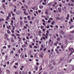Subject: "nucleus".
Segmentation results:
<instances>
[{
	"label": "nucleus",
	"mask_w": 74,
	"mask_h": 74,
	"mask_svg": "<svg viewBox=\"0 0 74 74\" xmlns=\"http://www.w3.org/2000/svg\"><path fill=\"white\" fill-rule=\"evenodd\" d=\"M5 36H6L5 37V39H6V38H7V40H8V41H10V39L8 38L7 37H8V35H7V34H5Z\"/></svg>",
	"instance_id": "nucleus-1"
},
{
	"label": "nucleus",
	"mask_w": 74,
	"mask_h": 74,
	"mask_svg": "<svg viewBox=\"0 0 74 74\" xmlns=\"http://www.w3.org/2000/svg\"><path fill=\"white\" fill-rule=\"evenodd\" d=\"M69 37H70L69 38V40H73V36L71 35H69Z\"/></svg>",
	"instance_id": "nucleus-2"
},
{
	"label": "nucleus",
	"mask_w": 74,
	"mask_h": 74,
	"mask_svg": "<svg viewBox=\"0 0 74 74\" xmlns=\"http://www.w3.org/2000/svg\"><path fill=\"white\" fill-rule=\"evenodd\" d=\"M10 21H11V23H10V25H12V26H13L14 24L13 23H14V21L13 20H12V19H11Z\"/></svg>",
	"instance_id": "nucleus-3"
},
{
	"label": "nucleus",
	"mask_w": 74,
	"mask_h": 74,
	"mask_svg": "<svg viewBox=\"0 0 74 74\" xmlns=\"http://www.w3.org/2000/svg\"><path fill=\"white\" fill-rule=\"evenodd\" d=\"M16 14L17 15H20V14H21V11H20V10H18L16 12Z\"/></svg>",
	"instance_id": "nucleus-4"
},
{
	"label": "nucleus",
	"mask_w": 74,
	"mask_h": 74,
	"mask_svg": "<svg viewBox=\"0 0 74 74\" xmlns=\"http://www.w3.org/2000/svg\"><path fill=\"white\" fill-rule=\"evenodd\" d=\"M60 34H64V32L62 31H60Z\"/></svg>",
	"instance_id": "nucleus-5"
},
{
	"label": "nucleus",
	"mask_w": 74,
	"mask_h": 74,
	"mask_svg": "<svg viewBox=\"0 0 74 74\" xmlns=\"http://www.w3.org/2000/svg\"><path fill=\"white\" fill-rule=\"evenodd\" d=\"M42 40H45V38L43 36L42 38H41L40 39V40L41 41H42Z\"/></svg>",
	"instance_id": "nucleus-6"
},
{
	"label": "nucleus",
	"mask_w": 74,
	"mask_h": 74,
	"mask_svg": "<svg viewBox=\"0 0 74 74\" xmlns=\"http://www.w3.org/2000/svg\"><path fill=\"white\" fill-rule=\"evenodd\" d=\"M38 66H36L35 67V70H36V71H37V70H38Z\"/></svg>",
	"instance_id": "nucleus-7"
},
{
	"label": "nucleus",
	"mask_w": 74,
	"mask_h": 74,
	"mask_svg": "<svg viewBox=\"0 0 74 74\" xmlns=\"http://www.w3.org/2000/svg\"><path fill=\"white\" fill-rule=\"evenodd\" d=\"M24 13L25 15H28V13L26 12V11H24Z\"/></svg>",
	"instance_id": "nucleus-8"
},
{
	"label": "nucleus",
	"mask_w": 74,
	"mask_h": 74,
	"mask_svg": "<svg viewBox=\"0 0 74 74\" xmlns=\"http://www.w3.org/2000/svg\"><path fill=\"white\" fill-rule=\"evenodd\" d=\"M16 33H18V34H20V32H19V31L18 30H16Z\"/></svg>",
	"instance_id": "nucleus-9"
},
{
	"label": "nucleus",
	"mask_w": 74,
	"mask_h": 74,
	"mask_svg": "<svg viewBox=\"0 0 74 74\" xmlns=\"http://www.w3.org/2000/svg\"><path fill=\"white\" fill-rule=\"evenodd\" d=\"M58 11L60 12H61V11H62V10H61V8H58Z\"/></svg>",
	"instance_id": "nucleus-10"
},
{
	"label": "nucleus",
	"mask_w": 74,
	"mask_h": 74,
	"mask_svg": "<svg viewBox=\"0 0 74 74\" xmlns=\"http://www.w3.org/2000/svg\"><path fill=\"white\" fill-rule=\"evenodd\" d=\"M11 13H9L8 14V17H11Z\"/></svg>",
	"instance_id": "nucleus-11"
},
{
	"label": "nucleus",
	"mask_w": 74,
	"mask_h": 74,
	"mask_svg": "<svg viewBox=\"0 0 74 74\" xmlns=\"http://www.w3.org/2000/svg\"><path fill=\"white\" fill-rule=\"evenodd\" d=\"M22 48H25V47H26V45H22Z\"/></svg>",
	"instance_id": "nucleus-12"
},
{
	"label": "nucleus",
	"mask_w": 74,
	"mask_h": 74,
	"mask_svg": "<svg viewBox=\"0 0 74 74\" xmlns=\"http://www.w3.org/2000/svg\"><path fill=\"white\" fill-rule=\"evenodd\" d=\"M74 25H71V27H70V29H72V28H73L74 27Z\"/></svg>",
	"instance_id": "nucleus-13"
},
{
	"label": "nucleus",
	"mask_w": 74,
	"mask_h": 74,
	"mask_svg": "<svg viewBox=\"0 0 74 74\" xmlns=\"http://www.w3.org/2000/svg\"><path fill=\"white\" fill-rule=\"evenodd\" d=\"M9 19H10V17H9L7 16V18L6 19V21H8Z\"/></svg>",
	"instance_id": "nucleus-14"
},
{
	"label": "nucleus",
	"mask_w": 74,
	"mask_h": 74,
	"mask_svg": "<svg viewBox=\"0 0 74 74\" xmlns=\"http://www.w3.org/2000/svg\"><path fill=\"white\" fill-rule=\"evenodd\" d=\"M58 41H57L56 42L54 43V45H56H56H57V44H58Z\"/></svg>",
	"instance_id": "nucleus-15"
},
{
	"label": "nucleus",
	"mask_w": 74,
	"mask_h": 74,
	"mask_svg": "<svg viewBox=\"0 0 74 74\" xmlns=\"http://www.w3.org/2000/svg\"><path fill=\"white\" fill-rule=\"evenodd\" d=\"M69 51H71V52L72 50H73V48H69Z\"/></svg>",
	"instance_id": "nucleus-16"
},
{
	"label": "nucleus",
	"mask_w": 74,
	"mask_h": 74,
	"mask_svg": "<svg viewBox=\"0 0 74 74\" xmlns=\"http://www.w3.org/2000/svg\"><path fill=\"white\" fill-rule=\"evenodd\" d=\"M51 23L52 25H54V23H55V22L54 21H53Z\"/></svg>",
	"instance_id": "nucleus-17"
},
{
	"label": "nucleus",
	"mask_w": 74,
	"mask_h": 74,
	"mask_svg": "<svg viewBox=\"0 0 74 74\" xmlns=\"http://www.w3.org/2000/svg\"><path fill=\"white\" fill-rule=\"evenodd\" d=\"M6 72L8 74H10V71L8 70H6Z\"/></svg>",
	"instance_id": "nucleus-18"
},
{
	"label": "nucleus",
	"mask_w": 74,
	"mask_h": 74,
	"mask_svg": "<svg viewBox=\"0 0 74 74\" xmlns=\"http://www.w3.org/2000/svg\"><path fill=\"white\" fill-rule=\"evenodd\" d=\"M39 8H40V9H42V8H43V6L40 5L39 6Z\"/></svg>",
	"instance_id": "nucleus-19"
},
{
	"label": "nucleus",
	"mask_w": 74,
	"mask_h": 74,
	"mask_svg": "<svg viewBox=\"0 0 74 74\" xmlns=\"http://www.w3.org/2000/svg\"><path fill=\"white\" fill-rule=\"evenodd\" d=\"M24 23H28V21L24 20Z\"/></svg>",
	"instance_id": "nucleus-20"
},
{
	"label": "nucleus",
	"mask_w": 74,
	"mask_h": 74,
	"mask_svg": "<svg viewBox=\"0 0 74 74\" xmlns=\"http://www.w3.org/2000/svg\"><path fill=\"white\" fill-rule=\"evenodd\" d=\"M2 7H3V8H4V10H6V8H5V5H2Z\"/></svg>",
	"instance_id": "nucleus-21"
},
{
	"label": "nucleus",
	"mask_w": 74,
	"mask_h": 74,
	"mask_svg": "<svg viewBox=\"0 0 74 74\" xmlns=\"http://www.w3.org/2000/svg\"><path fill=\"white\" fill-rule=\"evenodd\" d=\"M16 35L17 36H18V37H19L20 36V34H16Z\"/></svg>",
	"instance_id": "nucleus-22"
},
{
	"label": "nucleus",
	"mask_w": 74,
	"mask_h": 74,
	"mask_svg": "<svg viewBox=\"0 0 74 74\" xmlns=\"http://www.w3.org/2000/svg\"><path fill=\"white\" fill-rule=\"evenodd\" d=\"M4 19L3 18H0V22H1V21H4Z\"/></svg>",
	"instance_id": "nucleus-23"
},
{
	"label": "nucleus",
	"mask_w": 74,
	"mask_h": 74,
	"mask_svg": "<svg viewBox=\"0 0 74 74\" xmlns=\"http://www.w3.org/2000/svg\"><path fill=\"white\" fill-rule=\"evenodd\" d=\"M42 69V67L41 66H40V69L39 71H41Z\"/></svg>",
	"instance_id": "nucleus-24"
},
{
	"label": "nucleus",
	"mask_w": 74,
	"mask_h": 74,
	"mask_svg": "<svg viewBox=\"0 0 74 74\" xmlns=\"http://www.w3.org/2000/svg\"><path fill=\"white\" fill-rule=\"evenodd\" d=\"M45 13L46 14H47V15H48V11H45Z\"/></svg>",
	"instance_id": "nucleus-25"
},
{
	"label": "nucleus",
	"mask_w": 74,
	"mask_h": 74,
	"mask_svg": "<svg viewBox=\"0 0 74 74\" xmlns=\"http://www.w3.org/2000/svg\"><path fill=\"white\" fill-rule=\"evenodd\" d=\"M12 19L13 20H14V21H15V17H13L12 18Z\"/></svg>",
	"instance_id": "nucleus-26"
},
{
	"label": "nucleus",
	"mask_w": 74,
	"mask_h": 74,
	"mask_svg": "<svg viewBox=\"0 0 74 74\" xmlns=\"http://www.w3.org/2000/svg\"><path fill=\"white\" fill-rule=\"evenodd\" d=\"M8 59V56L7 55L5 56V59H6V60H7Z\"/></svg>",
	"instance_id": "nucleus-27"
},
{
	"label": "nucleus",
	"mask_w": 74,
	"mask_h": 74,
	"mask_svg": "<svg viewBox=\"0 0 74 74\" xmlns=\"http://www.w3.org/2000/svg\"><path fill=\"white\" fill-rule=\"evenodd\" d=\"M74 51H72L71 53L70 54H69L71 56V55H72V54H73V53H74Z\"/></svg>",
	"instance_id": "nucleus-28"
},
{
	"label": "nucleus",
	"mask_w": 74,
	"mask_h": 74,
	"mask_svg": "<svg viewBox=\"0 0 74 74\" xmlns=\"http://www.w3.org/2000/svg\"><path fill=\"white\" fill-rule=\"evenodd\" d=\"M42 74H48L47 72H44L42 73Z\"/></svg>",
	"instance_id": "nucleus-29"
},
{
	"label": "nucleus",
	"mask_w": 74,
	"mask_h": 74,
	"mask_svg": "<svg viewBox=\"0 0 74 74\" xmlns=\"http://www.w3.org/2000/svg\"><path fill=\"white\" fill-rule=\"evenodd\" d=\"M7 33H8L9 34H10L11 33V32L9 31V30H8L7 31Z\"/></svg>",
	"instance_id": "nucleus-30"
},
{
	"label": "nucleus",
	"mask_w": 74,
	"mask_h": 74,
	"mask_svg": "<svg viewBox=\"0 0 74 74\" xmlns=\"http://www.w3.org/2000/svg\"><path fill=\"white\" fill-rule=\"evenodd\" d=\"M54 68V67L53 66H52V67H50V70H52Z\"/></svg>",
	"instance_id": "nucleus-31"
},
{
	"label": "nucleus",
	"mask_w": 74,
	"mask_h": 74,
	"mask_svg": "<svg viewBox=\"0 0 74 74\" xmlns=\"http://www.w3.org/2000/svg\"><path fill=\"white\" fill-rule=\"evenodd\" d=\"M0 13H1V14H4V12H3L2 11H1L0 12Z\"/></svg>",
	"instance_id": "nucleus-32"
},
{
	"label": "nucleus",
	"mask_w": 74,
	"mask_h": 74,
	"mask_svg": "<svg viewBox=\"0 0 74 74\" xmlns=\"http://www.w3.org/2000/svg\"><path fill=\"white\" fill-rule=\"evenodd\" d=\"M44 27L43 26H41L40 27V29H42Z\"/></svg>",
	"instance_id": "nucleus-33"
},
{
	"label": "nucleus",
	"mask_w": 74,
	"mask_h": 74,
	"mask_svg": "<svg viewBox=\"0 0 74 74\" xmlns=\"http://www.w3.org/2000/svg\"><path fill=\"white\" fill-rule=\"evenodd\" d=\"M10 53H14V51L13 50L11 51L10 52Z\"/></svg>",
	"instance_id": "nucleus-34"
},
{
	"label": "nucleus",
	"mask_w": 74,
	"mask_h": 74,
	"mask_svg": "<svg viewBox=\"0 0 74 74\" xmlns=\"http://www.w3.org/2000/svg\"><path fill=\"white\" fill-rule=\"evenodd\" d=\"M7 27L8 29H10V27H11V26L9 25V26H7Z\"/></svg>",
	"instance_id": "nucleus-35"
},
{
	"label": "nucleus",
	"mask_w": 74,
	"mask_h": 74,
	"mask_svg": "<svg viewBox=\"0 0 74 74\" xmlns=\"http://www.w3.org/2000/svg\"><path fill=\"white\" fill-rule=\"evenodd\" d=\"M10 7H11V6L13 7V4H10Z\"/></svg>",
	"instance_id": "nucleus-36"
},
{
	"label": "nucleus",
	"mask_w": 74,
	"mask_h": 74,
	"mask_svg": "<svg viewBox=\"0 0 74 74\" xmlns=\"http://www.w3.org/2000/svg\"><path fill=\"white\" fill-rule=\"evenodd\" d=\"M35 18H35V17H34V16H32V20L34 19Z\"/></svg>",
	"instance_id": "nucleus-37"
},
{
	"label": "nucleus",
	"mask_w": 74,
	"mask_h": 74,
	"mask_svg": "<svg viewBox=\"0 0 74 74\" xmlns=\"http://www.w3.org/2000/svg\"><path fill=\"white\" fill-rule=\"evenodd\" d=\"M29 47H30L31 48H32V47H33V46H32V45H30L29 46Z\"/></svg>",
	"instance_id": "nucleus-38"
},
{
	"label": "nucleus",
	"mask_w": 74,
	"mask_h": 74,
	"mask_svg": "<svg viewBox=\"0 0 74 74\" xmlns=\"http://www.w3.org/2000/svg\"><path fill=\"white\" fill-rule=\"evenodd\" d=\"M6 47L5 46H4L2 48L3 49H6Z\"/></svg>",
	"instance_id": "nucleus-39"
},
{
	"label": "nucleus",
	"mask_w": 74,
	"mask_h": 74,
	"mask_svg": "<svg viewBox=\"0 0 74 74\" xmlns=\"http://www.w3.org/2000/svg\"><path fill=\"white\" fill-rule=\"evenodd\" d=\"M74 30H73L72 31H71L70 32V34H71L72 33H74Z\"/></svg>",
	"instance_id": "nucleus-40"
},
{
	"label": "nucleus",
	"mask_w": 74,
	"mask_h": 74,
	"mask_svg": "<svg viewBox=\"0 0 74 74\" xmlns=\"http://www.w3.org/2000/svg\"><path fill=\"white\" fill-rule=\"evenodd\" d=\"M14 38L15 40H16V36H14Z\"/></svg>",
	"instance_id": "nucleus-41"
},
{
	"label": "nucleus",
	"mask_w": 74,
	"mask_h": 74,
	"mask_svg": "<svg viewBox=\"0 0 74 74\" xmlns=\"http://www.w3.org/2000/svg\"><path fill=\"white\" fill-rule=\"evenodd\" d=\"M58 74H63L62 72H58Z\"/></svg>",
	"instance_id": "nucleus-42"
},
{
	"label": "nucleus",
	"mask_w": 74,
	"mask_h": 74,
	"mask_svg": "<svg viewBox=\"0 0 74 74\" xmlns=\"http://www.w3.org/2000/svg\"><path fill=\"white\" fill-rule=\"evenodd\" d=\"M17 38H18V39H19V40H21L22 39V38H21L20 37H18Z\"/></svg>",
	"instance_id": "nucleus-43"
},
{
	"label": "nucleus",
	"mask_w": 74,
	"mask_h": 74,
	"mask_svg": "<svg viewBox=\"0 0 74 74\" xmlns=\"http://www.w3.org/2000/svg\"><path fill=\"white\" fill-rule=\"evenodd\" d=\"M42 47H40V51H42Z\"/></svg>",
	"instance_id": "nucleus-44"
},
{
	"label": "nucleus",
	"mask_w": 74,
	"mask_h": 74,
	"mask_svg": "<svg viewBox=\"0 0 74 74\" xmlns=\"http://www.w3.org/2000/svg\"><path fill=\"white\" fill-rule=\"evenodd\" d=\"M34 48H35V49H37V47L35 46L34 47Z\"/></svg>",
	"instance_id": "nucleus-45"
},
{
	"label": "nucleus",
	"mask_w": 74,
	"mask_h": 74,
	"mask_svg": "<svg viewBox=\"0 0 74 74\" xmlns=\"http://www.w3.org/2000/svg\"><path fill=\"white\" fill-rule=\"evenodd\" d=\"M26 38L27 40H29V36H26Z\"/></svg>",
	"instance_id": "nucleus-46"
},
{
	"label": "nucleus",
	"mask_w": 74,
	"mask_h": 74,
	"mask_svg": "<svg viewBox=\"0 0 74 74\" xmlns=\"http://www.w3.org/2000/svg\"><path fill=\"white\" fill-rule=\"evenodd\" d=\"M15 35L14 34H12V37H14V36H15Z\"/></svg>",
	"instance_id": "nucleus-47"
},
{
	"label": "nucleus",
	"mask_w": 74,
	"mask_h": 74,
	"mask_svg": "<svg viewBox=\"0 0 74 74\" xmlns=\"http://www.w3.org/2000/svg\"><path fill=\"white\" fill-rule=\"evenodd\" d=\"M57 41H60V38H57Z\"/></svg>",
	"instance_id": "nucleus-48"
},
{
	"label": "nucleus",
	"mask_w": 74,
	"mask_h": 74,
	"mask_svg": "<svg viewBox=\"0 0 74 74\" xmlns=\"http://www.w3.org/2000/svg\"><path fill=\"white\" fill-rule=\"evenodd\" d=\"M50 21H51V20L52 21L53 20V18H49Z\"/></svg>",
	"instance_id": "nucleus-49"
},
{
	"label": "nucleus",
	"mask_w": 74,
	"mask_h": 74,
	"mask_svg": "<svg viewBox=\"0 0 74 74\" xmlns=\"http://www.w3.org/2000/svg\"><path fill=\"white\" fill-rule=\"evenodd\" d=\"M14 68H15V69H17V67H16V66H15V65L14 66Z\"/></svg>",
	"instance_id": "nucleus-50"
},
{
	"label": "nucleus",
	"mask_w": 74,
	"mask_h": 74,
	"mask_svg": "<svg viewBox=\"0 0 74 74\" xmlns=\"http://www.w3.org/2000/svg\"><path fill=\"white\" fill-rule=\"evenodd\" d=\"M32 45H33V46H34V45H35V44H34V43H32Z\"/></svg>",
	"instance_id": "nucleus-51"
},
{
	"label": "nucleus",
	"mask_w": 74,
	"mask_h": 74,
	"mask_svg": "<svg viewBox=\"0 0 74 74\" xmlns=\"http://www.w3.org/2000/svg\"><path fill=\"white\" fill-rule=\"evenodd\" d=\"M36 65H38V66L39 65V63H38V62H37L36 63Z\"/></svg>",
	"instance_id": "nucleus-52"
},
{
	"label": "nucleus",
	"mask_w": 74,
	"mask_h": 74,
	"mask_svg": "<svg viewBox=\"0 0 74 74\" xmlns=\"http://www.w3.org/2000/svg\"><path fill=\"white\" fill-rule=\"evenodd\" d=\"M15 65H16V66H18V63H16L15 64Z\"/></svg>",
	"instance_id": "nucleus-53"
},
{
	"label": "nucleus",
	"mask_w": 74,
	"mask_h": 74,
	"mask_svg": "<svg viewBox=\"0 0 74 74\" xmlns=\"http://www.w3.org/2000/svg\"><path fill=\"white\" fill-rule=\"evenodd\" d=\"M24 29H27V27H26V26H24Z\"/></svg>",
	"instance_id": "nucleus-54"
},
{
	"label": "nucleus",
	"mask_w": 74,
	"mask_h": 74,
	"mask_svg": "<svg viewBox=\"0 0 74 74\" xmlns=\"http://www.w3.org/2000/svg\"><path fill=\"white\" fill-rule=\"evenodd\" d=\"M27 18L28 19H30V16H27Z\"/></svg>",
	"instance_id": "nucleus-55"
},
{
	"label": "nucleus",
	"mask_w": 74,
	"mask_h": 74,
	"mask_svg": "<svg viewBox=\"0 0 74 74\" xmlns=\"http://www.w3.org/2000/svg\"><path fill=\"white\" fill-rule=\"evenodd\" d=\"M70 21L72 22H73V19H72V18L71 19Z\"/></svg>",
	"instance_id": "nucleus-56"
},
{
	"label": "nucleus",
	"mask_w": 74,
	"mask_h": 74,
	"mask_svg": "<svg viewBox=\"0 0 74 74\" xmlns=\"http://www.w3.org/2000/svg\"><path fill=\"white\" fill-rule=\"evenodd\" d=\"M69 17H66V19H67V20H69Z\"/></svg>",
	"instance_id": "nucleus-57"
},
{
	"label": "nucleus",
	"mask_w": 74,
	"mask_h": 74,
	"mask_svg": "<svg viewBox=\"0 0 74 74\" xmlns=\"http://www.w3.org/2000/svg\"><path fill=\"white\" fill-rule=\"evenodd\" d=\"M14 29H15V27H13L12 28V30H14Z\"/></svg>",
	"instance_id": "nucleus-58"
},
{
	"label": "nucleus",
	"mask_w": 74,
	"mask_h": 74,
	"mask_svg": "<svg viewBox=\"0 0 74 74\" xmlns=\"http://www.w3.org/2000/svg\"><path fill=\"white\" fill-rule=\"evenodd\" d=\"M67 17H68L69 18V17H70V15H69V14H67Z\"/></svg>",
	"instance_id": "nucleus-59"
},
{
	"label": "nucleus",
	"mask_w": 74,
	"mask_h": 74,
	"mask_svg": "<svg viewBox=\"0 0 74 74\" xmlns=\"http://www.w3.org/2000/svg\"><path fill=\"white\" fill-rule=\"evenodd\" d=\"M42 22H44V23H45V20H44V19H43V20H42Z\"/></svg>",
	"instance_id": "nucleus-60"
},
{
	"label": "nucleus",
	"mask_w": 74,
	"mask_h": 74,
	"mask_svg": "<svg viewBox=\"0 0 74 74\" xmlns=\"http://www.w3.org/2000/svg\"><path fill=\"white\" fill-rule=\"evenodd\" d=\"M22 23H23L22 22V21H21L20 22V25H22Z\"/></svg>",
	"instance_id": "nucleus-61"
},
{
	"label": "nucleus",
	"mask_w": 74,
	"mask_h": 74,
	"mask_svg": "<svg viewBox=\"0 0 74 74\" xmlns=\"http://www.w3.org/2000/svg\"><path fill=\"white\" fill-rule=\"evenodd\" d=\"M33 36H30V37H29V38H31V39H32V38H33Z\"/></svg>",
	"instance_id": "nucleus-62"
},
{
	"label": "nucleus",
	"mask_w": 74,
	"mask_h": 74,
	"mask_svg": "<svg viewBox=\"0 0 74 74\" xmlns=\"http://www.w3.org/2000/svg\"><path fill=\"white\" fill-rule=\"evenodd\" d=\"M14 73L15 74H18V73L17 72H15Z\"/></svg>",
	"instance_id": "nucleus-63"
},
{
	"label": "nucleus",
	"mask_w": 74,
	"mask_h": 74,
	"mask_svg": "<svg viewBox=\"0 0 74 74\" xmlns=\"http://www.w3.org/2000/svg\"><path fill=\"white\" fill-rule=\"evenodd\" d=\"M12 49L13 50V51H15V48H12Z\"/></svg>",
	"instance_id": "nucleus-64"
}]
</instances>
